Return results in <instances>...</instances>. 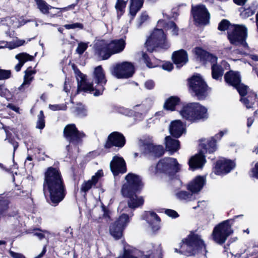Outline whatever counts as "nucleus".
<instances>
[{
    "label": "nucleus",
    "mask_w": 258,
    "mask_h": 258,
    "mask_svg": "<svg viewBox=\"0 0 258 258\" xmlns=\"http://www.w3.org/2000/svg\"><path fill=\"white\" fill-rule=\"evenodd\" d=\"M47 189L50 194L49 204L57 206L63 200L66 195V189L59 170L54 167L48 168L45 173L43 190Z\"/></svg>",
    "instance_id": "obj_1"
},
{
    "label": "nucleus",
    "mask_w": 258,
    "mask_h": 258,
    "mask_svg": "<svg viewBox=\"0 0 258 258\" xmlns=\"http://www.w3.org/2000/svg\"><path fill=\"white\" fill-rule=\"evenodd\" d=\"M78 82V93L80 91L90 92L95 96L103 94L107 82L103 70L101 66L96 67L93 72L92 84L87 82L86 76L79 70L75 71Z\"/></svg>",
    "instance_id": "obj_2"
},
{
    "label": "nucleus",
    "mask_w": 258,
    "mask_h": 258,
    "mask_svg": "<svg viewBox=\"0 0 258 258\" xmlns=\"http://www.w3.org/2000/svg\"><path fill=\"white\" fill-rule=\"evenodd\" d=\"M224 132H221L214 137L208 139L205 143L200 145L201 149L199 153L192 157L188 161L189 168L192 170L202 168L206 160L204 154L213 153L217 149L216 142L223 136Z\"/></svg>",
    "instance_id": "obj_3"
},
{
    "label": "nucleus",
    "mask_w": 258,
    "mask_h": 258,
    "mask_svg": "<svg viewBox=\"0 0 258 258\" xmlns=\"http://www.w3.org/2000/svg\"><path fill=\"white\" fill-rule=\"evenodd\" d=\"M175 252L187 255H194L199 253L206 255L207 251L201 236L197 234L191 233L182 241L180 250L175 248Z\"/></svg>",
    "instance_id": "obj_4"
},
{
    "label": "nucleus",
    "mask_w": 258,
    "mask_h": 258,
    "mask_svg": "<svg viewBox=\"0 0 258 258\" xmlns=\"http://www.w3.org/2000/svg\"><path fill=\"white\" fill-rule=\"evenodd\" d=\"M180 114L182 118L191 122L204 121L209 117L208 109L198 102L184 105L180 111Z\"/></svg>",
    "instance_id": "obj_5"
},
{
    "label": "nucleus",
    "mask_w": 258,
    "mask_h": 258,
    "mask_svg": "<svg viewBox=\"0 0 258 258\" xmlns=\"http://www.w3.org/2000/svg\"><path fill=\"white\" fill-rule=\"evenodd\" d=\"M227 33L231 43L242 46L245 49H248V46L245 41L247 36V30L243 25L231 24L227 20Z\"/></svg>",
    "instance_id": "obj_6"
},
{
    "label": "nucleus",
    "mask_w": 258,
    "mask_h": 258,
    "mask_svg": "<svg viewBox=\"0 0 258 258\" xmlns=\"http://www.w3.org/2000/svg\"><path fill=\"white\" fill-rule=\"evenodd\" d=\"M189 86L192 94L199 100H204L209 95L210 88L199 75L194 76L189 80Z\"/></svg>",
    "instance_id": "obj_7"
},
{
    "label": "nucleus",
    "mask_w": 258,
    "mask_h": 258,
    "mask_svg": "<svg viewBox=\"0 0 258 258\" xmlns=\"http://www.w3.org/2000/svg\"><path fill=\"white\" fill-rule=\"evenodd\" d=\"M148 51L152 52L156 47L167 49L169 44L166 41V35L162 29H155L145 43Z\"/></svg>",
    "instance_id": "obj_8"
},
{
    "label": "nucleus",
    "mask_w": 258,
    "mask_h": 258,
    "mask_svg": "<svg viewBox=\"0 0 258 258\" xmlns=\"http://www.w3.org/2000/svg\"><path fill=\"white\" fill-rule=\"evenodd\" d=\"M110 72L113 76L117 79H128L135 73V67L132 63L124 61L112 66Z\"/></svg>",
    "instance_id": "obj_9"
},
{
    "label": "nucleus",
    "mask_w": 258,
    "mask_h": 258,
    "mask_svg": "<svg viewBox=\"0 0 258 258\" xmlns=\"http://www.w3.org/2000/svg\"><path fill=\"white\" fill-rule=\"evenodd\" d=\"M180 165L176 159L173 158H164L161 159L156 165L157 172L163 173L171 177L179 171Z\"/></svg>",
    "instance_id": "obj_10"
},
{
    "label": "nucleus",
    "mask_w": 258,
    "mask_h": 258,
    "mask_svg": "<svg viewBox=\"0 0 258 258\" xmlns=\"http://www.w3.org/2000/svg\"><path fill=\"white\" fill-rule=\"evenodd\" d=\"M126 182L123 184L121 192L122 196L129 195L132 192H137L142 188L141 177L133 173H128L125 176Z\"/></svg>",
    "instance_id": "obj_11"
},
{
    "label": "nucleus",
    "mask_w": 258,
    "mask_h": 258,
    "mask_svg": "<svg viewBox=\"0 0 258 258\" xmlns=\"http://www.w3.org/2000/svg\"><path fill=\"white\" fill-rule=\"evenodd\" d=\"M133 216V212L129 214L122 213L118 219L110 226L111 235L116 239H119L122 235V231L129 222V217Z\"/></svg>",
    "instance_id": "obj_12"
},
{
    "label": "nucleus",
    "mask_w": 258,
    "mask_h": 258,
    "mask_svg": "<svg viewBox=\"0 0 258 258\" xmlns=\"http://www.w3.org/2000/svg\"><path fill=\"white\" fill-rule=\"evenodd\" d=\"M139 144L141 150L147 155L159 157L162 156L164 153L163 146L155 145L151 140H140Z\"/></svg>",
    "instance_id": "obj_13"
},
{
    "label": "nucleus",
    "mask_w": 258,
    "mask_h": 258,
    "mask_svg": "<svg viewBox=\"0 0 258 258\" xmlns=\"http://www.w3.org/2000/svg\"><path fill=\"white\" fill-rule=\"evenodd\" d=\"M63 134L66 139L75 146L81 143L85 137V134L79 131L74 124L67 125L63 130Z\"/></svg>",
    "instance_id": "obj_14"
},
{
    "label": "nucleus",
    "mask_w": 258,
    "mask_h": 258,
    "mask_svg": "<svg viewBox=\"0 0 258 258\" xmlns=\"http://www.w3.org/2000/svg\"><path fill=\"white\" fill-rule=\"evenodd\" d=\"M238 88L241 96L240 101L247 108H252L256 101V94L245 85H241Z\"/></svg>",
    "instance_id": "obj_15"
},
{
    "label": "nucleus",
    "mask_w": 258,
    "mask_h": 258,
    "mask_svg": "<svg viewBox=\"0 0 258 258\" xmlns=\"http://www.w3.org/2000/svg\"><path fill=\"white\" fill-rule=\"evenodd\" d=\"M191 13L195 22L199 25H206L209 24L210 14L204 5L192 7Z\"/></svg>",
    "instance_id": "obj_16"
},
{
    "label": "nucleus",
    "mask_w": 258,
    "mask_h": 258,
    "mask_svg": "<svg viewBox=\"0 0 258 258\" xmlns=\"http://www.w3.org/2000/svg\"><path fill=\"white\" fill-rule=\"evenodd\" d=\"M194 53L196 56L197 59L204 64H207L210 63L211 67L213 65L217 64V57L202 49L200 47H196L193 50Z\"/></svg>",
    "instance_id": "obj_17"
},
{
    "label": "nucleus",
    "mask_w": 258,
    "mask_h": 258,
    "mask_svg": "<svg viewBox=\"0 0 258 258\" xmlns=\"http://www.w3.org/2000/svg\"><path fill=\"white\" fill-rule=\"evenodd\" d=\"M125 143V139L123 135L119 132H114L108 136L104 147L107 149H109L112 146L122 148Z\"/></svg>",
    "instance_id": "obj_18"
},
{
    "label": "nucleus",
    "mask_w": 258,
    "mask_h": 258,
    "mask_svg": "<svg viewBox=\"0 0 258 258\" xmlns=\"http://www.w3.org/2000/svg\"><path fill=\"white\" fill-rule=\"evenodd\" d=\"M108 42L104 40L97 41L94 46L95 52L102 59H107L111 56Z\"/></svg>",
    "instance_id": "obj_19"
},
{
    "label": "nucleus",
    "mask_w": 258,
    "mask_h": 258,
    "mask_svg": "<svg viewBox=\"0 0 258 258\" xmlns=\"http://www.w3.org/2000/svg\"><path fill=\"white\" fill-rule=\"evenodd\" d=\"M110 167L114 176L119 173H124L126 171V164L124 159L117 156L113 157L110 163Z\"/></svg>",
    "instance_id": "obj_20"
},
{
    "label": "nucleus",
    "mask_w": 258,
    "mask_h": 258,
    "mask_svg": "<svg viewBox=\"0 0 258 258\" xmlns=\"http://www.w3.org/2000/svg\"><path fill=\"white\" fill-rule=\"evenodd\" d=\"M213 238L220 244L224 243L226 240V221H224L216 226L213 231Z\"/></svg>",
    "instance_id": "obj_21"
},
{
    "label": "nucleus",
    "mask_w": 258,
    "mask_h": 258,
    "mask_svg": "<svg viewBox=\"0 0 258 258\" xmlns=\"http://www.w3.org/2000/svg\"><path fill=\"white\" fill-rule=\"evenodd\" d=\"M206 181V178L204 176H197L188 184L187 189L196 195L202 189Z\"/></svg>",
    "instance_id": "obj_22"
},
{
    "label": "nucleus",
    "mask_w": 258,
    "mask_h": 258,
    "mask_svg": "<svg viewBox=\"0 0 258 258\" xmlns=\"http://www.w3.org/2000/svg\"><path fill=\"white\" fill-rule=\"evenodd\" d=\"M137 192H132L127 196H123L128 199L127 201L128 207H126L125 209H135L138 207L142 206L144 202V199L142 197L138 196L136 193Z\"/></svg>",
    "instance_id": "obj_23"
},
{
    "label": "nucleus",
    "mask_w": 258,
    "mask_h": 258,
    "mask_svg": "<svg viewBox=\"0 0 258 258\" xmlns=\"http://www.w3.org/2000/svg\"><path fill=\"white\" fill-rule=\"evenodd\" d=\"M172 59L177 67L180 68L188 61L187 52L183 49L175 51L172 54Z\"/></svg>",
    "instance_id": "obj_24"
},
{
    "label": "nucleus",
    "mask_w": 258,
    "mask_h": 258,
    "mask_svg": "<svg viewBox=\"0 0 258 258\" xmlns=\"http://www.w3.org/2000/svg\"><path fill=\"white\" fill-rule=\"evenodd\" d=\"M144 219L151 225L153 230L155 231L159 229L158 224L160 221V219L155 212H146Z\"/></svg>",
    "instance_id": "obj_25"
},
{
    "label": "nucleus",
    "mask_w": 258,
    "mask_h": 258,
    "mask_svg": "<svg viewBox=\"0 0 258 258\" xmlns=\"http://www.w3.org/2000/svg\"><path fill=\"white\" fill-rule=\"evenodd\" d=\"M184 130V126L180 120L173 121L171 122L169 127L170 134L177 138L182 135Z\"/></svg>",
    "instance_id": "obj_26"
},
{
    "label": "nucleus",
    "mask_w": 258,
    "mask_h": 258,
    "mask_svg": "<svg viewBox=\"0 0 258 258\" xmlns=\"http://www.w3.org/2000/svg\"><path fill=\"white\" fill-rule=\"evenodd\" d=\"M227 83L236 88L237 91L238 88L241 85H244L241 83V78L239 73L232 71L227 73Z\"/></svg>",
    "instance_id": "obj_27"
},
{
    "label": "nucleus",
    "mask_w": 258,
    "mask_h": 258,
    "mask_svg": "<svg viewBox=\"0 0 258 258\" xmlns=\"http://www.w3.org/2000/svg\"><path fill=\"white\" fill-rule=\"evenodd\" d=\"M111 56L122 51L125 46V41L122 39L114 40L108 43Z\"/></svg>",
    "instance_id": "obj_28"
},
{
    "label": "nucleus",
    "mask_w": 258,
    "mask_h": 258,
    "mask_svg": "<svg viewBox=\"0 0 258 258\" xmlns=\"http://www.w3.org/2000/svg\"><path fill=\"white\" fill-rule=\"evenodd\" d=\"M36 71L32 69V67H29L25 71V76L24 77V81L22 85L19 87L20 91L24 90L25 88L28 87L32 80H33V75L35 74Z\"/></svg>",
    "instance_id": "obj_29"
},
{
    "label": "nucleus",
    "mask_w": 258,
    "mask_h": 258,
    "mask_svg": "<svg viewBox=\"0 0 258 258\" xmlns=\"http://www.w3.org/2000/svg\"><path fill=\"white\" fill-rule=\"evenodd\" d=\"M165 143L167 151L169 152L170 154L177 151L180 148L179 142L178 140L173 139L170 136H167L165 139Z\"/></svg>",
    "instance_id": "obj_30"
},
{
    "label": "nucleus",
    "mask_w": 258,
    "mask_h": 258,
    "mask_svg": "<svg viewBox=\"0 0 258 258\" xmlns=\"http://www.w3.org/2000/svg\"><path fill=\"white\" fill-rule=\"evenodd\" d=\"M258 8V4L254 2L251 3L248 7L241 8L239 9L240 12V16L242 18L246 19L249 17L252 16Z\"/></svg>",
    "instance_id": "obj_31"
},
{
    "label": "nucleus",
    "mask_w": 258,
    "mask_h": 258,
    "mask_svg": "<svg viewBox=\"0 0 258 258\" xmlns=\"http://www.w3.org/2000/svg\"><path fill=\"white\" fill-rule=\"evenodd\" d=\"M15 58L19 60V62L15 66V70L16 72H19L24 63L28 61L32 60L34 57L27 53L22 52L17 54Z\"/></svg>",
    "instance_id": "obj_32"
},
{
    "label": "nucleus",
    "mask_w": 258,
    "mask_h": 258,
    "mask_svg": "<svg viewBox=\"0 0 258 258\" xmlns=\"http://www.w3.org/2000/svg\"><path fill=\"white\" fill-rule=\"evenodd\" d=\"M226 173V159L218 160L215 165L213 172L210 174L212 178H214V175H223Z\"/></svg>",
    "instance_id": "obj_33"
},
{
    "label": "nucleus",
    "mask_w": 258,
    "mask_h": 258,
    "mask_svg": "<svg viewBox=\"0 0 258 258\" xmlns=\"http://www.w3.org/2000/svg\"><path fill=\"white\" fill-rule=\"evenodd\" d=\"M175 195L178 200L185 202L195 200L196 198L194 193L185 190H180Z\"/></svg>",
    "instance_id": "obj_34"
},
{
    "label": "nucleus",
    "mask_w": 258,
    "mask_h": 258,
    "mask_svg": "<svg viewBox=\"0 0 258 258\" xmlns=\"http://www.w3.org/2000/svg\"><path fill=\"white\" fill-rule=\"evenodd\" d=\"M144 3V0H131L130 14L133 19L137 12L141 9Z\"/></svg>",
    "instance_id": "obj_35"
},
{
    "label": "nucleus",
    "mask_w": 258,
    "mask_h": 258,
    "mask_svg": "<svg viewBox=\"0 0 258 258\" xmlns=\"http://www.w3.org/2000/svg\"><path fill=\"white\" fill-rule=\"evenodd\" d=\"M97 182L98 178L96 176H93L91 179L84 181L81 185V191L86 195L93 186H95Z\"/></svg>",
    "instance_id": "obj_36"
},
{
    "label": "nucleus",
    "mask_w": 258,
    "mask_h": 258,
    "mask_svg": "<svg viewBox=\"0 0 258 258\" xmlns=\"http://www.w3.org/2000/svg\"><path fill=\"white\" fill-rule=\"evenodd\" d=\"M212 78L216 80L221 81L224 70L220 64L213 65L211 67Z\"/></svg>",
    "instance_id": "obj_37"
},
{
    "label": "nucleus",
    "mask_w": 258,
    "mask_h": 258,
    "mask_svg": "<svg viewBox=\"0 0 258 258\" xmlns=\"http://www.w3.org/2000/svg\"><path fill=\"white\" fill-rule=\"evenodd\" d=\"M35 1L36 3L37 8L43 14L48 15L49 13V10L54 9V7L49 5L44 0H35Z\"/></svg>",
    "instance_id": "obj_38"
},
{
    "label": "nucleus",
    "mask_w": 258,
    "mask_h": 258,
    "mask_svg": "<svg viewBox=\"0 0 258 258\" xmlns=\"http://www.w3.org/2000/svg\"><path fill=\"white\" fill-rule=\"evenodd\" d=\"M158 25H165L164 29L166 30H171L172 35L176 36L178 35V28L173 21H169L165 24L163 20H160L158 22Z\"/></svg>",
    "instance_id": "obj_39"
},
{
    "label": "nucleus",
    "mask_w": 258,
    "mask_h": 258,
    "mask_svg": "<svg viewBox=\"0 0 258 258\" xmlns=\"http://www.w3.org/2000/svg\"><path fill=\"white\" fill-rule=\"evenodd\" d=\"M180 101V99L178 97L171 96L169 98L164 104V108L169 110L173 111L175 109V107Z\"/></svg>",
    "instance_id": "obj_40"
},
{
    "label": "nucleus",
    "mask_w": 258,
    "mask_h": 258,
    "mask_svg": "<svg viewBox=\"0 0 258 258\" xmlns=\"http://www.w3.org/2000/svg\"><path fill=\"white\" fill-rule=\"evenodd\" d=\"M134 108L136 111L135 116L136 119L139 120H142L147 111V110L145 108L144 105L141 104L136 105L134 107Z\"/></svg>",
    "instance_id": "obj_41"
},
{
    "label": "nucleus",
    "mask_w": 258,
    "mask_h": 258,
    "mask_svg": "<svg viewBox=\"0 0 258 258\" xmlns=\"http://www.w3.org/2000/svg\"><path fill=\"white\" fill-rule=\"evenodd\" d=\"M126 2L124 0H117L115 5L118 17H120L124 12Z\"/></svg>",
    "instance_id": "obj_42"
},
{
    "label": "nucleus",
    "mask_w": 258,
    "mask_h": 258,
    "mask_svg": "<svg viewBox=\"0 0 258 258\" xmlns=\"http://www.w3.org/2000/svg\"><path fill=\"white\" fill-rule=\"evenodd\" d=\"M73 112L76 116L79 117H83L87 115V110L85 106L82 104H77L74 108Z\"/></svg>",
    "instance_id": "obj_43"
},
{
    "label": "nucleus",
    "mask_w": 258,
    "mask_h": 258,
    "mask_svg": "<svg viewBox=\"0 0 258 258\" xmlns=\"http://www.w3.org/2000/svg\"><path fill=\"white\" fill-rule=\"evenodd\" d=\"M9 201L3 197L0 196V218L4 216L8 209Z\"/></svg>",
    "instance_id": "obj_44"
},
{
    "label": "nucleus",
    "mask_w": 258,
    "mask_h": 258,
    "mask_svg": "<svg viewBox=\"0 0 258 258\" xmlns=\"http://www.w3.org/2000/svg\"><path fill=\"white\" fill-rule=\"evenodd\" d=\"M37 117L38 119L37 121L36 128L42 130L45 127V116L42 110L40 111Z\"/></svg>",
    "instance_id": "obj_45"
},
{
    "label": "nucleus",
    "mask_w": 258,
    "mask_h": 258,
    "mask_svg": "<svg viewBox=\"0 0 258 258\" xmlns=\"http://www.w3.org/2000/svg\"><path fill=\"white\" fill-rule=\"evenodd\" d=\"M149 19L148 14L146 12L141 13L137 22V27L139 28L143 24Z\"/></svg>",
    "instance_id": "obj_46"
},
{
    "label": "nucleus",
    "mask_w": 258,
    "mask_h": 258,
    "mask_svg": "<svg viewBox=\"0 0 258 258\" xmlns=\"http://www.w3.org/2000/svg\"><path fill=\"white\" fill-rule=\"evenodd\" d=\"M6 135L7 138L5 139V141H7L10 144H11L13 146L14 153L18 147V143L16 141H15L14 139L12 138L10 136V134L7 132H6Z\"/></svg>",
    "instance_id": "obj_47"
},
{
    "label": "nucleus",
    "mask_w": 258,
    "mask_h": 258,
    "mask_svg": "<svg viewBox=\"0 0 258 258\" xmlns=\"http://www.w3.org/2000/svg\"><path fill=\"white\" fill-rule=\"evenodd\" d=\"M15 19V17H6L4 18H0V25H7L9 26H10L11 25L13 24L12 22L14 21V19Z\"/></svg>",
    "instance_id": "obj_48"
},
{
    "label": "nucleus",
    "mask_w": 258,
    "mask_h": 258,
    "mask_svg": "<svg viewBox=\"0 0 258 258\" xmlns=\"http://www.w3.org/2000/svg\"><path fill=\"white\" fill-rule=\"evenodd\" d=\"M87 47L88 45L87 43L80 42L78 44V46L76 49V52L77 53L81 55L87 49Z\"/></svg>",
    "instance_id": "obj_49"
},
{
    "label": "nucleus",
    "mask_w": 258,
    "mask_h": 258,
    "mask_svg": "<svg viewBox=\"0 0 258 258\" xmlns=\"http://www.w3.org/2000/svg\"><path fill=\"white\" fill-rule=\"evenodd\" d=\"M64 27L67 29H75L77 28L82 29L84 26L81 23H75L71 24H66L64 25Z\"/></svg>",
    "instance_id": "obj_50"
},
{
    "label": "nucleus",
    "mask_w": 258,
    "mask_h": 258,
    "mask_svg": "<svg viewBox=\"0 0 258 258\" xmlns=\"http://www.w3.org/2000/svg\"><path fill=\"white\" fill-rule=\"evenodd\" d=\"M11 72L10 70L0 69V80L8 79L11 77Z\"/></svg>",
    "instance_id": "obj_51"
},
{
    "label": "nucleus",
    "mask_w": 258,
    "mask_h": 258,
    "mask_svg": "<svg viewBox=\"0 0 258 258\" xmlns=\"http://www.w3.org/2000/svg\"><path fill=\"white\" fill-rule=\"evenodd\" d=\"M67 105L63 104L49 105V108L53 111L65 110L67 109Z\"/></svg>",
    "instance_id": "obj_52"
},
{
    "label": "nucleus",
    "mask_w": 258,
    "mask_h": 258,
    "mask_svg": "<svg viewBox=\"0 0 258 258\" xmlns=\"http://www.w3.org/2000/svg\"><path fill=\"white\" fill-rule=\"evenodd\" d=\"M236 167L235 160L227 159V174L233 170Z\"/></svg>",
    "instance_id": "obj_53"
},
{
    "label": "nucleus",
    "mask_w": 258,
    "mask_h": 258,
    "mask_svg": "<svg viewBox=\"0 0 258 258\" xmlns=\"http://www.w3.org/2000/svg\"><path fill=\"white\" fill-rule=\"evenodd\" d=\"M142 57L148 68H152L155 67L150 61L149 57L146 53H143Z\"/></svg>",
    "instance_id": "obj_54"
},
{
    "label": "nucleus",
    "mask_w": 258,
    "mask_h": 258,
    "mask_svg": "<svg viewBox=\"0 0 258 258\" xmlns=\"http://www.w3.org/2000/svg\"><path fill=\"white\" fill-rule=\"evenodd\" d=\"M233 222V219L227 220V237L233 233V230L230 227L232 225Z\"/></svg>",
    "instance_id": "obj_55"
},
{
    "label": "nucleus",
    "mask_w": 258,
    "mask_h": 258,
    "mask_svg": "<svg viewBox=\"0 0 258 258\" xmlns=\"http://www.w3.org/2000/svg\"><path fill=\"white\" fill-rule=\"evenodd\" d=\"M165 213L168 216L171 217L172 218H176L179 216L178 213L173 210L166 209L165 210Z\"/></svg>",
    "instance_id": "obj_56"
},
{
    "label": "nucleus",
    "mask_w": 258,
    "mask_h": 258,
    "mask_svg": "<svg viewBox=\"0 0 258 258\" xmlns=\"http://www.w3.org/2000/svg\"><path fill=\"white\" fill-rule=\"evenodd\" d=\"M250 175L251 177L258 178V162L255 164L254 167L251 169Z\"/></svg>",
    "instance_id": "obj_57"
},
{
    "label": "nucleus",
    "mask_w": 258,
    "mask_h": 258,
    "mask_svg": "<svg viewBox=\"0 0 258 258\" xmlns=\"http://www.w3.org/2000/svg\"><path fill=\"white\" fill-rule=\"evenodd\" d=\"M118 258H137L136 256H134L130 251L126 249V248H124V254L122 256H120Z\"/></svg>",
    "instance_id": "obj_58"
},
{
    "label": "nucleus",
    "mask_w": 258,
    "mask_h": 258,
    "mask_svg": "<svg viewBox=\"0 0 258 258\" xmlns=\"http://www.w3.org/2000/svg\"><path fill=\"white\" fill-rule=\"evenodd\" d=\"M38 230L42 231L43 233L35 232L34 233V235L37 236L40 240H41L45 237L44 233H49V232L47 230H42L39 229H38Z\"/></svg>",
    "instance_id": "obj_59"
},
{
    "label": "nucleus",
    "mask_w": 258,
    "mask_h": 258,
    "mask_svg": "<svg viewBox=\"0 0 258 258\" xmlns=\"http://www.w3.org/2000/svg\"><path fill=\"white\" fill-rule=\"evenodd\" d=\"M76 4H72V5H69L68 7H66L64 8H54V9L59 10V11H58L60 12V14L61 15L62 12L67 11L70 9H74V7L76 6Z\"/></svg>",
    "instance_id": "obj_60"
},
{
    "label": "nucleus",
    "mask_w": 258,
    "mask_h": 258,
    "mask_svg": "<svg viewBox=\"0 0 258 258\" xmlns=\"http://www.w3.org/2000/svg\"><path fill=\"white\" fill-rule=\"evenodd\" d=\"M162 68L164 70L171 71L173 69V66L172 63L166 62L162 65Z\"/></svg>",
    "instance_id": "obj_61"
},
{
    "label": "nucleus",
    "mask_w": 258,
    "mask_h": 258,
    "mask_svg": "<svg viewBox=\"0 0 258 258\" xmlns=\"http://www.w3.org/2000/svg\"><path fill=\"white\" fill-rule=\"evenodd\" d=\"M154 82L152 80L147 81L145 83V87L149 90L152 89L154 87Z\"/></svg>",
    "instance_id": "obj_62"
},
{
    "label": "nucleus",
    "mask_w": 258,
    "mask_h": 258,
    "mask_svg": "<svg viewBox=\"0 0 258 258\" xmlns=\"http://www.w3.org/2000/svg\"><path fill=\"white\" fill-rule=\"evenodd\" d=\"M9 253L10 255L13 258H25L22 254L17 253L12 250H10Z\"/></svg>",
    "instance_id": "obj_63"
},
{
    "label": "nucleus",
    "mask_w": 258,
    "mask_h": 258,
    "mask_svg": "<svg viewBox=\"0 0 258 258\" xmlns=\"http://www.w3.org/2000/svg\"><path fill=\"white\" fill-rule=\"evenodd\" d=\"M218 30L220 31H225L226 30V19H223L219 23Z\"/></svg>",
    "instance_id": "obj_64"
}]
</instances>
